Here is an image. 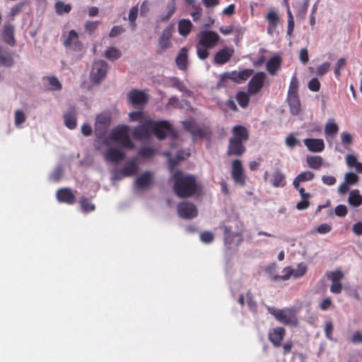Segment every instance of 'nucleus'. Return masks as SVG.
I'll return each mask as SVG.
<instances>
[{"mask_svg": "<svg viewBox=\"0 0 362 362\" xmlns=\"http://www.w3.org/2000/svg\"><path fill=\"white\" fill-rule=\"evenodd\" d=\"M346 64V59L344 58H340L338 59L334 70V75L337 78H339L341 75V69L344 67Z\"/></svg>", "mask_w": 362, "mask_h": 362, "instance_id": "bf43d9fd", "label": "nucleus"}, {"mask_svg": "<svg viewBox=\"0 0 362 362\" xmlns=\"http://www.w3.org/2000/svg\"><path fill=\"white\" fill-rule=\"evenodd\" d=\"M171 179L174 182V192L180 198L189 197L198 191L196 177L192 175H187L177 170Z\"/></svg>", "mask_w": 362, "mask_h": 362, "instance_id": "f257e3e1", "label": "nucleus"}, {"mask_svg": "<svg viewBox=\"0 0 362 362\" xmlns=\"http://www.w3.org/2000/svg\"><path fill=\"white\" fill-rule=\"evenodd\" d=\"M315 177V175L313 173L310 171H305L300 173L296 177V178L293 181V185L294 188H298V186L300 183L313 180Z\"/></svg>", "mask_w": 362, "mask_h": 362, "instance_id": "f704fd0d", "label": "nucleus"}, {"mask_svg": "<svg viewBox=\"0 0 362 362\" xmlns=\"http://www.w3.org/2000/svg\"><path fill=\"white\" fill-rule=\"evenodd\" d=\"M128 98L133 105H143L147 103L148 100L147 95L136 89L131 90L128 94Z\"/></svg>", "mask_w": 362, "mask_h": 362, "instance_id": "393cba45", "label": "nucleus"}, {"mask_svg": "<svg viewBox=\"0 0 362 362\" xmlns=\"http://www.w3.org/2000/svg\"><path fill=\"white\" fill-rule=\"evenodd\" d=\"M346 163L349 168H354L357 173H362V163L358 161L356 156L348 154L346 157Z\"/></svg>", "mask_w": 362, "mask_h": 362, "instance_id": "58836bf2", "label": "nucleus"}, {"mask_svg": "<svg viewBox=\"0 0 362 362\" xmlns=\"http://www.w3.org/2000/svg\"><path fill=\"white\" fill-rule=\"evenodd\" d=\"M253 72L252 69H246L240 71H233L225 73L224 76L237 83H241L247 81L252 75Z\"/></svg>", "mask_w": 362, "mask_h": 362, "instance_id": "6ab92c4d", "label": "nucleus"}, {"mask_svg": "<svg viewBox=\"0 0 362 362\" xmlns=\"http://www.w3.org/2000/svg\"><path fill=\"white\" fill-rule=\"evenodd\" d=\"M129 132V126H117L116 128L112 129L110 139L114 142L119 143L123 148L133 149L134 144L130 139Z\"/></svg>", "mask_w": 362, "mask_h": 362, "instance_id": "20e7f679", "label": "nucleus"}, {"mask_svg": "<svg viewBox=\"0 0 362 362\" xmlns=\"http://www.w3.org/2000/svg\"><path fill=\"white\" fill-rule=\"evenodd\" d=\"M174 27L173 25H168L164 28L158 38V53L162 54L168 49L172 47L173 43L171 42Z\"/></svg>", "mask_w": 362, "mask_h": 362, "instance_id": "1a4fd4ad", "label": "nucleus"}, {"mask_svg": "<svg viewBox=\"0 0 362 362\" xmlns=\"http://www.w3.org/2000/svg\"><path fill=\"white\" fill-rule=\"evenodd\" d=\"M234 49L225 47L218 51L214 55V62L218 65H223L228 62L234 54Z\"/></svg>", "mask_w": 362, "mask_h": 362, "instance_id": "aec40b11", "label": "nucleus"}, {"mask_svg": "<svg viewBox=\"0 0 362 362\" xmlns=\"http://www.w3.org/2000/svg\"><path fill=\"white\" fill-rule=\"evenodd\" d=\"M232 136L229 139L226 154L228 156H241L246 151L244 143L250 137L248 129L242 125L234 126Z\"/></svg>", "mask_w": 362, "mask_h": 362, "instance_id": "f03ea898", "label": "nucleus"}, {"mask_svg": "<svg viewBox=\"0 0 362 362\" xmlns=\"http://www.w3.org/2000/svg\"><path fill=\"white\" fill-rule=\"evenodd\" d=\"M178 215L185 219H192L198 214L194 204L188 202H182L177 206Z\"/></svg>", "mask_w": 362, "mask_h": 362, "instance_id": "dca6fc26", "label": "nucleus"}, {"mask_svg": "<svg viewBox=\"0 0 362 362\" xmlns=\"http://www.w3.org/2000/svg\"><path fill=\"white\" fill-rule=\"evenodd\" d=\"M186 4L191 6L192 11L190 15L193 18L194 21H198L200 20L202 16V8L197 4V0H185Z\"/></svg>", "mask_w": 362, "mask_h": 362, "instance_id": "473e14b6", "label": "nucleus"}, {"mask_svg": "<svg viewBox=\"0 0 362 362\" xmlns=\"http://www.w3.org/2000/svg\"><path fill=\"white\" fill-rule=\"evenodd\" d=\"M298 95V80L296 76H293L289 84L287 96Z\"/></svg>", "mask_w": 362, "mask_h": 362, "instance_id": "49530a36", "label": "nucleus"}, {"mask_svg": "<svg viewBox=\"0 0 362 362\" xmlns=\"http://www.w3.org/2000/svg\"><path fill=\"white\" fill-rule=\"evenodd\" d=\"M106 161L117 164L124 159L125 153L117 148H109L104 153Z\"/></svg>", "mask_w": 362, "mask_h": 362, "instance_id": "412c9836", "label": "nucleus"}, {"mask_svg": "<svg viewBox=\"0 0 362 362\" xmlns=\"http://www.w3.org/2000/svg\"><path fill=\"white\" fill-rule=\"evenodd\" d=\"M14 62L12 54L3 47H0V64L3 66L10 67L13 66Z\"/></svg>", "mask_w": 362, "mask_h": 362, "instance_id": "4c0bfd02", "label": "nucleus"}, {"mask_svg": "<svg viewBox=\"0 0 362 362\" xmlns=\"http://www.w3.org/2000/svg\"><path fill=\"white\" fill-rule=\"evenodd\" d=\"M211 135V132L208 127L199 125L192 136L194 139H209Z\"/></svg>", "mask_w": 362, "mask_h": 362, "instance_id": "79ce46f5", "label": "nucleus"}, {"mask_svg": "<svg viewBox=\"0 0 362 362\" xmlns=\"http://www.w3.org/2000/svg\"><path fill=\"white\" fill-rule=\"evenodd\" d=\"M121 56H122L121 51L115 47H109L106 50L105 54V57L110 61H115V60L119 59Z\"/></svg>", "mask_w": 362, "mask_h": 362, "instance_id": "a18cd8bd", "label": "nucleus"}, {"mask_svg": "<svg viewBox=\"0 0 362 362\" xmlns=\"http://www.w3.org/2000/svg\"><path fill=\"white\" fill-rule=\"evenodd\" d=\"M329 280L331 281L330 292L334 294H340L343 290L342 279L344 278V274L340 269L327 272L325 274Z\"/></svg>", "mask_w": 362, "mask_h": 362, "instance_id": "6e6552de", "label": "nucleus"}, {"mask_svg": "<svg viewBox=\"0 0 362 362\" xmlns=\"http://www.w3.org/2000/svg\"><path fill=\"white\" fill-rule=\"evenodd\" d=\"M168 11L166 15L161 17V18H160L161 21L165 22V21H168L172 17V16L174 14V13L175 12L176 6H175V0L171 1V3L170 4H168Z\"/></svg>", "mask_w": 362, "mask_h": 362, "instance_id": "5fc2aeb1", "label": "nucleus"}, {"mask_svg": "<svg viewBox=\"0 0 362 362\" xmlns=\"http://www.w3.org/2000/svg\"><path fill=\"white\" fill-rule=\"evenodd\" d=\"M76 114V108L71 107L63 115L64 124L69 129H74L77 126Z\"/></svg>", "mask_w": 362, "mask_h": 362, "instance_id": "b1692460", "label": "nucleus"}, {"mask_svg": "<svg viewBox=\"0 0 362 362\" xmlns=\"http://www.w3.org/2000/svg\"><path fill=\"white\" fill-rule=\"evenodd\" d=\"M26 117L23 111L18 110L15 112V125L19 127L25 122Z\"/></svg>", "mask_w": 362, "mask_h": 362, "instance_id": "6e6d98bb", "label": "nucleus"}, {"mask_svg": "<svg viewBox=\"0 0 362 362\" xmlns=\"http://www.w3.org/2000/svg\"><path fill=\"white\" fill-rule=\"evenodd\" d=\"M223 228L224 244L228 249L238 247L243 242V238L241 233H233L230 228L226 226H223Z\"/></svg>", "mask_w": 362, "mask_h": 362, "instance_id": "9b49d317", "label": "nucleus"}, {"mask_svg": "<svg viewBox=\"0 0 362 362\" xmlns=\"http://www.w3.org/2000/svg\"><path fill=\"white\" fill-rule=\"evenodd\" d=\"M310 197H303L301 198L300 201L298 202L296 204V209L298 210H305L308 209L310 206V201L309 199Z\"/></svg>", "mask_w": 362, "mask_h": 362, "instance_id": "680f3d73", "label": "nucleus"}, {"mask_svg": "<svg viewBox=\"0 0 362 362\" xmlns=\"http://www.w3.org/2000/svg\"><path fill=\"white\" fill-rule=\"evenodd\" d=\"M307 269L308 268L304 263H299L296 269H292L290 267H285L282 271V275H276L272 278V279L275 281L279 280L286 281L288 280L291 276L295 279H298L304 276Z\"/></svg>", "mask_w": 362, "mask_h": 362, "instance_id": "423d86ee", "label": "nucleus"}, {"mask_svg": "<svg viewBox=\"0 0 362 362\" xmlns=\"http://www.w3.org/2000/svg\"><path fill=\"white\" fill-rule=\"evenodd\" d=\"M282 64V59L279 55L271 57L266 64L267 71L270 75L274 76L280 69Z\"/></svg>", "mask_w": 362, "mask_h": 362, "instance_id": "cd10ccee", "label": "nucleus"}, {"mask_svg": "<svg viewBox=\"0 0 362 362\" xmlns=\"http://www.w3.org/2000/svg\"><path fill=\"white\" fill-rule=\"evenodd\" d=\"M153 182V174L146 171L139 176L136 180V185L139 189H144L151 185Z\"/></svg>", "mask_w": 362, "mask_h": 362, "instance_id": "c756f323", "label": "nucleus"}, {"mask_svg": "<svg viewBox=\"0 0 362 362\" xmlns=\"http://www.w3.org/2000/svg\"><path fill=\"white\" fill-rule=\"evenodd\" d=\"M79 203L81 210L84 213L93 211L95 209V205L91 202L89 198L83 197L81 198Z\"/></svg>", "mask_w": 362, "mask_h": 362, "instance_id": "37998d69", "label": "nucleus"}, {"mask_svg": "<svg viewBox=\"0 0 362 362\" xmlns=\"http://www.w3.org/2000/svg\"><path fill=\"white\" fill-rule=\"evenodd\" d=\"M339 131L338 125L334 122V119H329L325 127V134L326 137L334 138Z\"/></svg>", "mask_w": 362, "mask_h": 362, "instance_id": "c9c22d12", "label": "nucleus"}, {"mask_svg": "<svg viewBox=\"0 0 362 362\" xmlns=\"http://www.w3.org/2000/svg\"><path fill=\"white\" fill-rule=\"evenodd\" d=\"M138 165L135 160H129L121 169L120 173L124 177L132 176L136 174Z\"/></svg>", "mask_w": 362, "mask_h": 362, "instance_id": "72a5a7b5", "label": "nucleus"}, {"mask_svg": "<svg viewBox=\"0 0 362 362\" xmlns=\"http://www.w3.org/2000/svg\"><path fill=\"white\" fill-rule=\"evenodd\" d=\"M236 100L239 105L243 108H245L250 102V98L247 93L245 92H239L236 95Z\"/></svg>", "mask_w": 362, "mask_h": 362, "instance_id": "09e8293b", "label": "nucleus"}, {"mask_svg": "<svg viewBox=\"0 0 362 362\" xmlns=\"http://www.w3.org/2000/svg\"><path fill=\"white\" fill-rule=\"evenodd\" d=\"M153 120L148 119L136 127L132 131V136L136 139H148L152 133Z\"/></svg>", "mask_w": 362, "mask_h": 362, "instance_id": "2eb2a0df", "label": "nucleus"}, {"mask_svg": "<svg viewBox=\"0 0 362 362\" xmlns=\"http://www.w3.org/2000/svg\"><path fill=\"white\" fill-rule=\"evenodd\" d=\"M267 310L277 321L285 325L296 327L298 325V319L293 308L277 309L274 307H268Z\"/></svg>", "mask_w": 362, "mask_h": 362, "instance_id": "7ed1b4c3", "label": "nucleus"}, {"mask_svg": "<svg viewBox=\"0 0 362 362\" xmlns=\"http://www.w3.org/2000/svg\"><path fill=\"white\" fill-rule=\"evenodd\" d=\"M334 213L337 216L344 217L348 213L347 208L343 204L338 205L334 209Z\"/></svg>", "mask_w": 362, "mask_h": 362, "instance_id": "69168bd1", "label": "nucleus"}, {"mask_svg": "<svg viewBox=\"0 0 362 362\" xmlns=\"http://www.w3.org/2000/svg\"><path fill=\"white\" fill-rule=\"evenodd\" d=\"M156 151L154 148L145 146L142 147L139 150L138 154L140 157L144 158H152L155 155Z\"/></svg>", "mask_w": 362, "mask_h": 362, "instance_id": "8fccbe9b", "label": "nucleus"}, {"mask_svg": "<svg viewBox=\"0 0 362 362\" xmlns=\"http://www.w3.org/2000/svg\"><path fill=\"white\" fill-rule=\"evenodd\" d=\"M231 177L235 183L244 186L246 183V175L244 173L243 163L240 160L235 159L232 163Z\"/></svg>", "mask_w": 362, "mask_h": 362, "instance_id": "ddd939ff", "label": "nucleus"}, {"mask_svg": "<svg viewBox=\"0 0 362 362\" xmlns=\"http://www.w3.org/2000/svg\"><path fill=\"white\" fill-rule=\"evenodd\" d=\"M308 166L314 170H319L322 165V158L320 156H310L307 157Z\"/></svg>", "mask_w": 362, "mask_h": 362, "instance_id": "a19ab883", "label": "nucleus"}, {"mask_svg": "<svg viewBox=\"0 0 362 362\" xmlns=\"http://www.w3.org/2000/svg\"><path fill=\"white\" fill-rule=\"evenodd\" d=\"M303 142L311 152H322L325 149V143L322 139H305Z\"/></svg>", "mask_w": 362, "mask_h": 362, "instance_id": "bb28decb", "label": "nucleus"}, {"mask_svg": "<svg viewBox=\"0 0 362 362\" xmlns=\"http://www.w3.org/2000/svg\"><path fill=\"white\" fill-rule=\"evenodd\" d=\"M168 11L166 15L161 17V18H160L161 21L165 22V21H168L172 17V16L174 14V13L175 12L176 6H175V0L171 1V3L170 4H168Z\"/></svg>", "mask_w": 362, "mask_h": 362, "instance_id": "864d4df0", "label": "nucleus"}, {"mask_svg": "<svg viewBox=\"0 0 362 362\" xmlns=\"http://www.w3.org/2000/svg\"><path fill=\"white\" fill-rule=\"evenodd\" d=\"M78 33L74 30H71L64 41V46L75 52L81 51L83 46L82 42L78 40Z\"/></svg>", "mask_w": 362, "mask_h": 362, "instance_id": "f3484780", "label": "nucleus"}, {"mask_svg": "<svg viewBox=\"0 0 362 362\" xmlns=\"http://www.w3.org/2000/svg\"><path fill=\"white\" fill-rule=\"evenodd\" d=\"M200 239L204 243H210L214 240V235L211 232L205 231L200 234Z\"/></svg>", "mask_w": 362, "mask_h": 362, "instance_id": "0e129e2a", "label": "nucleus"}, {"mask_svg": "<svg viewBox=\"0 0 362 362\" xmlns=\"http://www.w3.org/2000/svg\"><path fill=\"white\" fill-rule=\"evenodd\" d=\"M57 199L59 202L67 204H74L76 202V196L69 188H62L57 192Z\"/></svg>", "mask_w": 362, "mask_h": 362, "instance_id": "4be33fe9", "label": "nucleus"}, {"mask_svg": "<svg viewBox=\"0 0 362 362\" xmlns=\"http://www.w3.org/2000/svg\"><path fill=\"white\" fill-rule=\"evenodd\" d=\"M349 204L354 207H358L362 204V195L358 189H354L350 192L348 198Z\"/></svg>", "mask_w": 362, "mask_h": 362, "instance_id": "ea45409f", "label": "nucleus"}, {"mask_svg": "<svg viewBox=\"0 0 362 362\" xmlns=\"http://www.w3.org/2000/svg\"><path fill=\"white\" fill-rule=\"evenodd\" d=\"M286 100L289 106L291 114L293 115H298L301 110L299 96H287Z\"/></svg>", "mask_w": 362, "mask_h": 362, "instance_id": "2f4dec72", "label": "nucleus"}, {"mask_svg": "<svg viewBox=\"0 0 362 362\" xmlns=\"http://www.w3.org/2000/svg\"><path fill=\"white\" fill-rule=\"evenodd\" d=\"M152 133L160 140L165 139L169 134L173 137H176L177 135V132L172 127L170 122L166 120L153 121Z\"/></svg>", "mask_w": 362, "mask_h": 362, "instance_id": "39448f33", "label": "nucleus"}, {"mask_svg": "<svg viewBox=\"0 0 362 362\" xmlns=\"http://www.w3.org/2000/svg\"><path fill=\"white\" fill-rule=\"evenodd\" d=\"M47 80L49 83V85L51 86V89L52 90H62V86L57 78L54 76H48L47 77Z\"/></svg>", "mask_w": 362, "mask_h": 362, "instance_id": "603ef678", "label": "nucleus"}, {"mask_svg": "<svg viewBox=\"0 0 362 362\" xmlns=\"http://www.w3.org/2000/svg\"><path fill=\"white\" fill-rule=\"evenodd\" d=\"M187 57L188 49L186 47H182L175 59L176 65L180 70L185 71L187 69Z\"/></svg>", "mask_w": 362, "mask_h": 362, "instance_id": "c85d7f7f", "label": "nucleus"}, {"mask_svg": "<svg viewBox=\"0 0 362 362\" xmlns=\"http://www.w3.org/2000/svg\"><path fill=\"white\" fill-rule=\"evenodd\" d=\"M286 334V331L285 328L282 327H276L269 331L268 339L274 347L278 348L282 345V341Z\"/></svg>", "mask_w": 362, "mask_h": 362, "instance_id": "a211bd4d", "label": "nucleus"}, {"mask_svg": "<svg viewBox=\"0 0 362 362\" xmlns=\"http://www.w3.org/2000/svg\"><path fill=\"white\" fill-rule=\"evenodd\" d=\"M111 122V117L107 113H101L95 117V134L97 138L103 139L107 134Z\"/></svg>", "mask_w": 362, "mask_h": 362, "instance_id": "0eeeda50", "label": "nucleus"}, {"mask_svg": "<svg viewBox=\"0 0 362 362\" xmlns=\"http://www.w3.org/2000/svg\"><path fill=\"white\" fill-rule=\"evenodd\" d=\"M344 181L349 185H354L359 181V177L354 173L349 172L344 175Z\"/></svg>", "mask_w": 362, "mask_h": 362, "instance_id": "3c124183", "label": "nucleus"}, {"mask_svg": "<svg viewBox=\"0 0 362 362\" xmlns=\"http://www.w3.org/2000/svg\"><path fill=\"white\" fill-rule=\"evenodd\" d=\"M333 324L331 321H328L325 324V333L327 339L332 340V334H333Z\"/></svg>", "mask_w": 362, "mask_h": 362, "instance_id": "774afa93", "label": "nucleus"}, {"mask_svg": "<svg viewBox=\"0 0 362 362\" xmlns=\"http://www.w3.org/2000/svg\"><path fill=\"white\" fill-rule=\"evenodd\" d=\"M219 38L217 33L212 30H204L198 35V43L202 47L211 49L216 45Z\"/></svg>", "mask_w": 362, "mask_h": 362, "instance_id": "9d476101", "label": "nucleus"}, {"mask_svg": "<svg viewBox=\"0 0 362 362\" xmlns=\"http://www.w3.org/2000/svg\"><path fill=\"white\" fill-rule=\"evenodd\" d=\"M138 15V6H132L129 13V25L132 30H134L136 27V20Z\"/></svg>", "mask_w": 362, "mask_h": 362, "instance_id": "de8ad7c7", "label": "nucleus"}, {"mask_svg": "<svg viewBox=\"0 0 362 362\" xmlns=\"http://www.w3.org/2000/svg\"><path fill=\"white\" fill-rule=\"evenodd\" d=\"M107 64L104 60H99L94 63L90 72V79L93 83H98L106 76Z\"/></svg>", "mask_w": 362, "mask_h": 362, "instance_id": "f8f14e48", "label": "nucleus"}, {"mask_svg": "<svg viewBox=\"0 0 362 362\" xmlns=\"http://www.w3.org/2000/svg\"><path fill=\"white\" fill-rule=\"evenodd\" d=\"M54 8L57 14L63 15L64 13H69L72 7L69 4H66L62 1H58L55 3Z\"/></svg>", "mask_w": 362, "mask_h": 362, "instance_id": "c03bdc74", "label": "nucleus"}, {"mask_svg": "<svg viewBox=\"0 0 362 362\" xmlns=\"http://www.w3.org/2000/svg\"><path fill=\"white\" fill-rule=\"evenodd\" d=\"M15 27L10 23H6L2 31V37L4 41L10 46H14L16 43L15 37Z\"/></svg>", "mask_w": 362, "mask_h": 362, "instance_id": "5701e85b", "label": "nucleus"}, {"mask_svg": "<svg viewBox=\"0 0 362 362\" xmlns=\"http://www.w3.org/2000/svg\"><path fill=\"white\" fill-rule=\"evenodd\" d=\"M329 68L330 64L329 62H324L317 67V74L320 76H322L329 71Z\"/></svg>", "mask_w": 362, "mask_h": 362, "instance_id": "338daca9", "label": "nucleus"}, {"mask_svg": "<svg viewBox=\"0 0 362 362\" xmlns=\"http://www.w3.org/2000/svg\"><path fill=\"white\" fill-rule=\"evenodd\" d=\"M271 185L274 187H284L286 185V176L279 169L275 170L270 180Z\"/></svg>", "mask_w": 362, "mask_h": 362, "instance_id": "7c9ffc66", "label": "nucleus"}, {"mask_svg": "<svg viewBox=\"0 0 362 362\" xmlns=\"http://www.w3.org/2000/svg\"><path fill=\"white\" fill-rule=\"evenodd\" d=\"M192 26L189 19H181L178 22V32L182 36L186 37L190 33Z\"/></svg>", "mask_w": 362, "mask_h": 362, "instance_id": "e433bc0d", "label": "nucleus"}, {"mask_svg": "<svg viewBox=\"0 0 362 362\" xmlns=\"http://www.w3.org/2000/svg\"><path fill=\"white\" fill-rule=\"evenodd\" d=\"M266 74L264 72L260 71L256 73L248 83V93L250 95L258 93L264 85Z\"/></svg>", "mask_w": 362, "mask_h": 362, "instance_id": "4468645a", "label": "nucleus"}, {"mask_svg": "<svg viewBox=\"0 0 362 362\" xmlns=\"http://www.w3.org/2000/svg\"><path fill=\"white\" fill-rule=\"evenodd\" d=\"M199 126V125H198L193 121H186L183 122V127L185 129L189 132L192 134V136L194 134V133H195V131L197 130Z\"/></svg>", "mask_w": 362, "mask_h": 362, "instance_id": "13d9d810", "label": "nucleus"}, {"mask_svg": "<svg viewBox=\"0 0 362 362\" xmlns=\"http://www.w3.org/2000/svg\"><path fill=\"white\" fill-rule=\"evenodd\" d=\"M265 18L268 23L267 33L272 35L276 30L279 22V16L274 10H269L267 13Z\"/></svg>", "mask_w": 362, "mask_h": 362, "instance_id": "a878e982", "label": "nucleus"}, {"mask_svg": "<svg viewBox=\"0 0 362 362\" xmlns=\"http://www.w3.org/2000/svg\"><path fill=\"white\" fill-rule=\"evenodd\" d=\"M196 47L197 56L199 59L204 60L209 57L208 49H209V48L202 47V45H199V43L197 45Z\"/></svg>", "mask_w": 362, "mask_h": 362, "instance_id": "4d7b16f0", "label": "nucleus"}, {"mask_svg": "<svg viewBox=\"0 0 362 362\" xmlns=\"http://www.w3.org/2000/svg\"><path fill=\"white\" fill-rule=\"evenodd\" d=\"M98 21H88L84 26L85 30L91 35L98 28Z\"/></svg>", "mask_w": 362, "mask_h": 362, "instance_id": "e2e57ef3", "label": "nucleus"}, {"mask_svg": "<svg viewBox=\"0 0 362 362\" xmlns=\"http://www.w3.org/2000/svg\"><path fill=\"white\" fill-rule=\"evenodd\" d=\"M308 88L313 92H317L320 89V83L317 78H313L308 82Z\"/></svg>", "mask_w": 362, "mask_h": 362, "instance_id": "052dcab7", "label": "nucleus"}]
</instances>
